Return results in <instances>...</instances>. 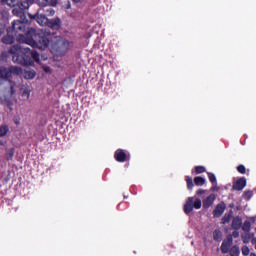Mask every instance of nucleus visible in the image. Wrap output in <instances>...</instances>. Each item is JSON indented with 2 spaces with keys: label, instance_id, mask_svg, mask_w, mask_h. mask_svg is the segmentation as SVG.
<instances>
[{
  "label": "nucleus",
  "instance_id": "nucleus-1",
  "mask_svg": "<svg viewBox=\"0 0 256 256\" xmlns=\"http://www.w3.org/2000/svg\"><path fill=\"white\" fill-rule=\"evenodd\" d=\"M10 53L13 55L12 61L18 65L33 66L39 63V53L25 46L14 45L10 48Z\"/></svg>",
  "mask_w": 256,
  "mask_h": 256
},
{
  "label": "nucleus",
  "instance_id": "nucleus-2",
  "mask_svg": "<svg viewBox=\"0 0 256 256\" xmlns=\"http://www.w3.org/2000/svg\"><path fill=\"white\" fill-rule=\"evenodd\" d=\"M18 41L30 45L33 49H41V51L49 46V37L37 35L35 28L28 29L26 35L19 34Z\"/></svg>",
  "mask_w": 256,
  "mask_h": 256
},
{
  "label": "nucleus",
  "instance_id": "nucleus-3",
  "mask_svg": "<svg viewBox=\"0 0 256 256\" xmlns=\"http://www.w3.org/2000/svg\"><path fill=\"white\" fill-rule=\"evenodd\" d=\"M202 205L203 203L201 202V199L189 197L186 201V204L184 205V213L189 215L193 209H201Z\"/></svg>",
  "mask_w": 256,
  "mask_h": 256
},
{
  "label": "nucleus",
  "instance_id": "nucleus-4",
  "mask_svg": "<svg viewBox=\"0 0 256 256\" xmlns=\"http://www.w3.org/2000/svg\"><path fill=\"white\" fill-rule=\"evenodd\" d=\"M27 22V19L14 20L12 23V29L14 33H25V25Z\"/></svg>",
  "mask_w": 256,
  "mask_h": 256
},
{
  "label": "nucleus",
  "instance_id": "nucleus-5",
  "mask_svg": "<svg viewBox=\"0 0 256 256\" xmlns=\"http://www.w3.org/2000/svg\"><path fill=\"white\" fill-rule=\"evenodd\" d=\"M69 45L70 43L68 40L60 39L54 44V49L57 53H65V51L69 49Z\"/></svg>",
  "mask_w": 256,
  "mask_h": 256
},
{
  "label": "nucleus",
  "instance_id": "nucleus-6",
  "mask_svg": "<svg viewBox=\"0 0 256 256\" xmlns=\"http://www.w3.org/2000/svg\"><path fill=\"white\" fill-rule=\"evenodd\" d=\"M231 245H233V237L228 236L226 240L222 242L221 251L222 253H227L229 249H231Z\"/></svg>",
  "mask_w": 256,
  "mask_h": 256
},
{
  "label": "nucleus",
  "instance_id": "nucleus-7",
  "mask_svg": "<svg viewBox=\"0 0 256 256\" xmlns=\"http://www.w3.org/2000/svg\"><path fill=\"white\" fill-rule=\"evenodd\" d=\"M246 185H247V180L245 178H240L233 184V189L234 191H243Z\"/></svg>",
  "mask_w": 256,
  "mask_h": 256
},
{
  "label": "nucleus",
  "instance_id": "nucleus-8",
  "mask_svg": "<svg viewBox=\"0 0 256 256\" xmlns=\"http://www.w3.org/2000/svg\"><path fill=\"white\" fill-rule=\"evenodd\" d=\"M114 157L116 161H118L119 163H125V161H127V154L125 153L124 150H121V149H118L115 152Z\"/></svg>",
  "mask_w": 256,
  "mask_h": 256
},
{
  "label": "nucleus",
  "instance_id": "nucleus-9",
  "mask_svg": "<svg viewBox=\"0 0 256 256\" xmlns=\"http://www.w3.org/2000/svg\"><path fill=\"white\" fill-rule=\"evenodd\" d=\"M225 209H227V206L224 202L218 204L213 212L214 217H221L222 213H225Z\"/></svg>",
  "mask_w": 256,
  "mask_h": 256
},
{
  "label": "nucleus",
  "instance_id": "nucleus-10",
  "mask_svg": "<svg viewBox=\"0 0 256 256\" xmlns=\"http://www.w3.org/2000/svg\"><path fill=\"white\" fill-rule=\"evenodd\" d=\"M0 77L2 79H11V67H5L1 66L0 67Z\"/></svg>",
  "mask_w": 256,
  "mask_h": 256
},
{
  "label": "nucleus",
  "instance_id": "nucleus-11",
  "mask_svg": "<svg viewBox=\"0 0 256 256\" xmlns=\"http://www.w3.org/2000/svg\"><path fill=\"white\" fill-rule=\"evenodd\" d=\"M47 27H50V29H60L61 19L54 18L52 20H48Z\"/></svg>",
  "mask_w": 256,
  "mask_h": 256
},
{
  "label": "nucleus",
  "instance_id": "nucleus-12",
  "mask_svg": "<svg viewBox=\"0 0 256 256\" xmlns=\"http://www.w3.org/2000/svg\"><path fill=\"white\" fill-rule=\"evenodd\" d=\"M213 203H215V194H210L206 199L203 200L204 209H209Z\"/></svg>",
  "mask_w": 256,
  "mask_h": 256
},
{
  "label": "nucleus",
  "instance_id": "nucleus-13",
  "mask_svg": "<svg viewBox=\"0 0 256 256\" xmlns=\"http://www.w3.org/2000/svg\"><path fill=\"white\" fill-rule=\"evenodd\" d=\"M242 225H243V220L241 219V217L236 216L235 218H233L232 229H234L235 231H239Z\"/></svg>",
  "mask_w": 256,
  "mask_h": 256
},
{
  "label": "nucleus",
  "instance_id": "nucleus-14",
  "mask_svg": "<svg viewBox=\"0 0 256 256\" xmlns=\"http://www.w3.org/2000/svg\"><path fill=\"white\" fill-rule=\"evenodd\" d=\"M12 15H15V17H20V19H23V21L27 19V16H25V11L19 6L12 10Z\"/></svg>",
  "mask_w": 256,
  "mask_h": 256
},
{
  "label": "nucleus",
  "instance_id": "nucleus-15",
  "mask_svg": "<svg viewBox=\"0 0 256 256\" xmlns=\"http://www.w3.org/2000/svg\"><path fill=\"white\" fill-rule=\"evenodd\" d=\"M36 20L37 23H39L42 27L49 23V19L47 18V16H45V14H37Z\"/></svg>",
  "mask_w": 256,
  "mask_h": 256
},
{
  "label": "nucleus",
  "instance_id": "nucleus-16",
  "mask_svg": "<svg viewBox=\"0 0 256 256\" xmlns=\"http://www.w3.org/2000/svg\"><path fill=\"white\" fill-rule=\"evenodd\" d=\"M23 99L27 100L31 97V89L28 86H23L21 88Z\"/></svg>",
  "mask_w": 256,
  "mask_h": 256
},
{
  "label": "nucleus",
  "instance_id": "nucleus-17",
  "mask_svg": "<svg viewBox=\"0 0 256 256\" xmlns=\"http://www.w3.org/2000/svg\"><path fill=\"white\" fill-rule=\"evenodd\" d=\"M11 76L12 75H22L23 69L19 66H11L10 67Z\"/></svg>",
  "mask_w": 256,
  "mask_h": 256
},
{
  "label": "nucleus",
  "instance_id": "nucleus-18",
  "mask_svg": "<svg viewBox=\"0 0 256 256\" xmlns=\"http://www.w3.org/2000/svg\"><path fill=\"white\" fill-rule=\"evenodd\" d=\"M40 7H47V5H55L57 0H38Z\"/></svg>",
  "mask_w": 256,
  "mask_h": 256
},
{
  "label": "nucleus",
  "instance_id": "nucleus-19",
  "mask_svg": "<svg viewBox=\"0 0 256 256\" xmlns=\"http://www.w3.org/2000/svg\"><path fill=\"white\" fill-rule=\"evenodd\" d=\"M14 41L15 38L11 35H6L2 38V43H5V45H11Z\"/></svg>",
  "mask_w": 256,
  "mask_h": 256
},
{
  "label": "nucleus",
  "instance_id": "nucleus-20",
  "mask_svg": "<svg viewBox=\"0 0 256 256\" xmlns=\"http://www.w3.org/2000/svg\"><path fill=\"white\" fill-rule=\"evenodd\" d=\"M49 5H46V6H42V7H45L44 9H43V11H44V15L46 16V15H48L49 17H53V15H55V10H53V8L52 7H48Z\"/></svg>",
  "mask_w": 256,
  "mask_h": 256
},
{
  "label": "nucleus",
  "instance_id": "nucleus-21",
  "mask_svg": "<svg viewBox=\"0 0 256 256\" xmlns=\"http://www.w3.org/2000/svg\"><path fill=\"white\" fill-rule=\"evenodd\" d=\"M35 70H25L24 72V78L26 79H35Z\"/></svg>",
  "mask_w": 256,
  "mask_h": 256
},
{
  "label": "nucleus",
  "instance_id": "nucleus-22",
  "mask_svg": "<svg viewBox=\"0 0 256 256\" xmlns=\"http://www.w3.org/2000/svg\"><path fill=\"white\" fill-rule=\"evenodd\" d=\"M213 239L214 241H221V239H223V233L220 230H214Z\"/></svg>",
  "mask_w": 256,
  "mask_h": 256
},
{
  "label": "nucleus",
  "instance_id": "nucleus-23",
  "mask_svg": "<svg viewBox=\"0 0 256 256\" xmlns=\"http://www.w3.org/2000/svg\"><path fill=\"white\" fill-rule=\"evenodd\" d=\"M194 183L198 187H201V186L205 185V178H203L201 176H197L194 178Z\"/></svg>",
  "mask_w": 256,
  "mask_h": 256
},
{
  "label": "nucleus",
  "instance_id": "nucleus-24",
  "mask_svg": "<svg viewBox=\"0 0 256 256\" xmlns=\"http://www.w3.org/2000/svg\"><path fill=\"white\" fill-rule=\"evenodd\" d=\"M7 133H9V126L7 125L0 126V137H5Z\"/></svg>",
  "mask_w": 256,
  "mask_h": 256
},
{
  "label": "nucleus",
  "instance_id": "nucleus-25",
  "mask_svg": "<svg viewBox=\"0 0 256 256\" xmlns=\"http://www.w3.org/2000/svg\"><path fill=\"white\" fill-rule=\"evenodd\" d=\"M230 255L231 256H239V253H241V250L239 249V246H233L231 249H230Z\"/></svg>",
  "mask_w": 256,
  "mask_h": 256
},
{
  "label": "nucleus",
  "instance_id": "nucleus-26",
  "mask_svg": "<svg viewBox=\"0 0 256 256\" xmlns=\"http://www.w3.org/2000/svg\"><path fill=\"white\" fill-rule=\"evenodd\" d=\"M1 3L8 5V7H15L17 0H1Z\"/></svg>",
  "mask_w": 256,
  "mask_h": 256
},
{
  "label": "nucleus",
  "instance_id": "nucleus-27",
  "mask_svg": "<svg viewBox=\"0 0 256 256\" xmlns=\"http://www.w3.org/2000/svg\"><path fill=\"white\" fill-rule=\"evenodd\" d=\"M242 230L245 232V233H249V231H251V222L249 221H245L243 226H242Z\"/></svg>",
  "mask_w": 256,
  "mask_h": 256
},
{
  "label": "nucleus",
  "instance_id": "nucleus-28",
  "mask_svg": "<svg viewBox=\"0 0 256 256\" xmlns=\"http://www.w3.org/2000/svg\"><path fill=\"white\" fill-rule=\"evenodd\" d=\"M18 7L26 11V9H29V2L23 1L18 4Z\"/></svg>",
  "mask_w": 256,
  "mask_h": 256
},
{
  "label": "nucleus",
  "instance_id": "nucleus-29",
  "mask_svg": "<svg viewBox=\"0 0 256 256\" xmlns=\"http://www.w3.org/2000/svg\"><path fill=\"white\" fill-rule=\"evenodd\" d=\"M208 179L213 183V185L217 184V177H215V174L213 173H208Z\"/></svg>",
  "mask_w": 256,
  "mask_h": 256
},
{
  "label": "nucleus",
  "instance_id": "nucleus-30",
  "mask_svg": "<svg viewBox=\"0 0 256 256\" xmlns=\"http://www.w3.org/2000/svg\"><path fill=\"white\" fill-rule=\"evenodd\" d=\"M186 182L188 189H193V178H191L190 176H186Z\"/></svg>",
  "mask_w": 256,
  "mask_h": 256
},
{
  "label": "nucleus",
  "instance_id": "nucleus-31",
  "mask_svg": "<svg viewBox=\"0 0 256 256\" xmlns=\"http://www.w3.org/2000/svg\"><path fill=\"white\" fill-rule=\"evenodd\" d=\"M251 197H253V192L252 191H245L244 192V199H246L247 201H249V199H251Z\"/></svg>",
  "mask_w": 256,
  "mask_h": 256
},
{
  "label": "nucleus",
  "instance_id": "nucleus-32",
  "mask_svg": "<svg viewBox=\"0 0 256 256\" xmlns=\"http://www.w3.org/2000/svg\"><path fill=\"white\" fill-rule=\"evenodd\" d=\"M237 171H238V173H241L242 175H245V173H246V168H245V166L244 165H239L238 167H237Z\"/></svg>",
  "mask_w": 256,
  "mask_h": 256
},
{
  "label": "nucleus",
  "instance_id": "nucleus-33",
  "mask_svg": "<svg viewBox=\"0 0 256 256\" xmlns=\"http://www.w3.org/2000/svg\"><path fill=\"white\" fill-rule=\"evenodd\" d=\"M195 172L197 174L205 173V167H203V166H196L195 167Z\"/></svg>",
  "mask_w": 256,
  "mask_h": 256
},
{
  "label": "nucleus",
  "instance_id": "nucleus-34",
  "mask_svg": "<svg viewBox=\"0 0 256 256\" xmlns=\"http://www.w3.org/2000/svg\"><path fill=\"white\" fill-rule=\"evenodd\" d=\"M231 221V215H225L223 218H222V223L224 225H226V223H229Z\"/></svg>",
  "mask_w": 256,
  "mask_h": 256
},
{
  "label": "nucleus",
  "instance_id": "nucleus-35",
  "mask_svg": "<svg viewBox=\"0 0 256 256\" xmlns=\"http://www.w3.org/2000/svg\"><path fill=\"white\" fill-rule=\"evenodd\" d=\"M249 253H250L249 247L243 246L242 247V255L247 256V255H249Z\"/></svg>",
  "mask_w": 256,
  "mask_h": 256
},
{
  "label": "nucleus",
  "instance_id": "nucleus-36",
  "mask_svg": "<svg viewBox=\"0 0 256 256\" xmlns=\"http://www.w3.org/2000/svg\"><path fill=\"white\" fill-rule=\"evenodd\" d=\"M5 33V24L0 23V37Z\"/></svg>",
  "mask_w": 256,
  "mask_h": 256
},
{
  "label": "nucleus",
  "instance_id": "nucleus-37",
  "mask_svg": "<svg viewBox=\"0 0 256 256\" xmlns=\"http://www.w3.org/2000/svg\"><path fill=\"white\" fill-rule=\"evenodd\" d=\"M13 155H15V152L13 150H10L8 153V159H13Z\"/></svg>",
  "mask_w": 256,
  "mask_h": 256
},
{
  "label": "nucleus",
  "instance_id": "nucleus-38",
  "mask_svg": "<svg viewBox=\"0 0 256 256\" xmlns=\"http://www.w3.org/2000/svg\"><path fill=\"white\" fill-rule=\"evenodd\" d=\"M203 193H205V190L199 189V190L196 192V195H203Z\"/></svg>",
  "mask_w": 256,
  "mask_h": 256
},
{
  "label": "nucleus",
  "instance_id": "nucleus-39",
  "mask_svg": "<svg viewBox=\"0 0 256 256\" xmlns=\"http://www.w3.org/2000/svg\"><path fill=\"white\" fill-rule=\"evenodd\" d=\"M232 237H234V239H237V237H239V233L237 231H234L232 233Z\"/></svg>",
  "mask_w": 256,
  "mask_h": 256
},
{
  "label": "nucleus",
  "instance_id": "nucleus-40",
  "mask_svg": "<svg viewBox=\"0 0 256 256\" xmlns=\"http://www.w3.org/2000/svg\"><path fill=\"white\" fill-rule=\"evenodd\" d=\"M10 95H15V88L13 86L10 87Z\"/></svg>",
  "mask_w": 256,
  "mask_h": 256
},
{
  "label": "nucleus",
  "instance_id": "nucleus-41",
  "mask_svg": "<svg viewBox=\"0 0 256 256\" xmlns=\"http://www.w3.org/2000/svg\"><path fill=\"white\" fill-rule=\"evenodd\" d=\"M243 243H249V240H247L246 238H243Z\"/></svg>",
  "mask_w": 256,
  "mask_h": 256
},
{
  "label": "nucleus",
  "instance_id": "nucleus-42",
  "mask_svg": "<svg viewBox=\"0 0 256 256\" xmlns=\"http://www.w3.org/2000/svg\"><path fill=\"white\" fill-rule=\"evenodd\" d=\"M74 1V3H79V1H81V0H73Z\"/></svg>",
  "mask_w": 256,
  "mask_h": 256
},
{
  "label": "nucleus",
  "instance_id": "nucleus-43",
  "mask_svg": "<svg viewBox=\"0 0 256 256\" xmlns=\"http://www.w3.org/2000/svg\"><path fill=\"white\" fill-rule=\"evenodd\" d=\"M45 35H49V32L45 31Z\"/></svg>",
  "mask_w": 256,
  "mask_h": 256
},
{
  "label": "nucleus",
  "instance_id": "nucleus-44",
  "mask_svg": "<svg viewBox=\"0 0 256 256\" xmlns=\"http://www.w3.org/2000/svg\"><path fill=\"white\" fill-rule=\"evenodd\" d=\"M250 256H255V254H254V253H252V254H250Z\"/></svg>",
  "mask_w": 256,
  "mask_h": 256
},
{
  "label": "nucleus",
  "instance_id": "nucleus-45",
  "mask_svg": "<svg viewBox=\"0 0 256 256\" xmlns=\"http://www.w3.org/2000/svg\"><path fill=\"white\" fill-rule=\"evenodd\" d=\"M215 189H216V188L214 187V188H213V191H215Z\"/></svg>",
  "mask_w": 256,
  "mask_h": 256
}]
</instances>
